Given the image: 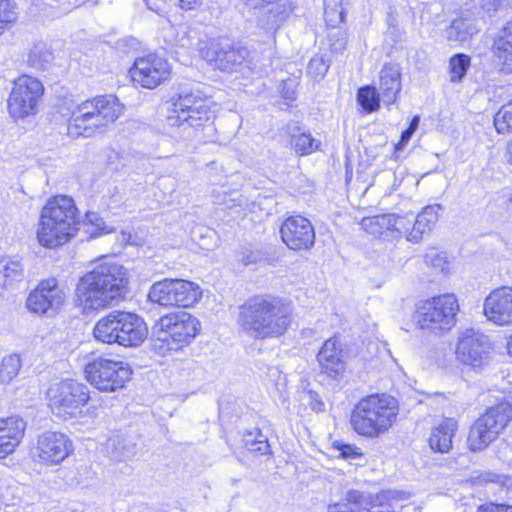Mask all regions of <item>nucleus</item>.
I'll return each mask as SVG.
<instances>
[{"mask_svg": "<svg viewBox=\"0 0 512 512\" xmlns=\"http://www.w3.org/2000/svg\"><path fill=\"white\" fill-rule=\"evenodd\" d=\"M478 33L473 18L469 16H460L454 19L445 29L444 34L448 41L464 43L473 35Z\"/></svg>", "mask_w": 512, "mask_h": 512, "instance_id": "c85d7f7f", "label": "nucleus"}, {"mask_svg": "<svg viewBox=\"0 0 512 512\" xmlns=\"http://www.w3.org/2000/svg\"><path fill=\"white\" fill-rule=\"evenodd\" d=\"M17 19V12L11 0H0V34Z\"/></svg>", "mask_w": 512, "mask_h": 512, "instance_id": "49530a36", "label": "nucleus"}, {"mask_svg": "<svg viewBox=\"0 0 512 512\" xmlns=\"http://www.w3.org/2000/svg\"><path fill=\"white\" fill-rule=\"evenodd\" d=\"M322 372L331 378H337L345 371L342 345L337 337L326 340L317 354Z\"/></svg>", "mask_w": 512, "mask_h": 512, "instance_id": "5701e85b", "label": "nucleus"}, {"mask_svg": "<svg viewBox=\"0 0 512 512\" xmlns=\"http://www.w3.org/2000/svg\"><path fill=\"white\" fill-rule=\"evenodd\" d=\"M203 59L221 71H237L247 60V48L232 44L228 39H212L207 45L200 48Z\"/></svg>", "mask_w": 512, "mask_h": 512, "instance_id": "dca6fc26", "label": "nucleus"}, {"mask_svg": "<svg viewBox=\"0 0 512 512\" xmlns=\"http://www.w3.org/2000/svg\"><path fill=\"white\" fill-rule=\"evenodd\" d=\"M390 214V232H388V240L399 239L405 236L408 240V234L412 232L413 213L406 215Z\"/></svg>", "mask_w": 512, "mask_h": 512, "instance_id": "e433bc0d", "label": "nucleus"}, {"mask_svg": "<svg viewBox=\"0 0 512 512\" xmlns=\"http://www.w3.org/2000/svg\"><path fill=\"white\" fill-rule=\"evenodd\" d=\"M108 454L115 461L131 459L136 454V444L122 435H115L108 440Z\"/></svg>", "mask_w": 512, "mask_h": 512, "instance_id": "473e14b6", "label": "nucleus"}, {"mask_svg": "<svg viewBox=\"0 0 512 512\" xmlns=\"http://www.w3.org/2000/svg\"><path fill=\"white\" fill-rule=\"evenodd\" d=\"M484 312L490 321L498 325L512 323V287L493 290L485 300Z\"/></svg>", "mask_w": 512, "mask_h": 512, "instance_id": "4be33fe9", "label": "nucleus"}, {"mask_svg": "<svg viewBox=\"0 0 512 512\" xmlns=\"http://www.w3.org/2000/svg\"><path fill=\"white\" fill-rule=\"evenodd\" d=\"M23 277V267L18 261L10 258L0 260V283L4 286L12 285Z\"/></svg>", "mask_w": 512, "mask_h": 512, "instance_id": "58836bf2", "label": "nucleus"}, {"mask_svg": "<svg viewBox=\"0 0 512 512\" xmlns=\"http://www.w3.org/2000/svg\"><path fill=\"white\" fill-rule=\"evenodd\" d=\"M512 419V405L501 402L492 406L471 426L467 443L472 451H481L495 440Z\"/></svg>", "mask_w": 512, "mask_h": 512, "instance_id": "9b49d317", "label": "nucleus"}, {"mask_svg": "<svg viewBox=\"0 0 512 512\" xmlns=\"http://www.w3.org/2000/svg\"><path fill=\"white\" fill-rule=\"evenodd\" d=\"M244 6L257 18L260 27L277 30L293 7L290 0H241Z\"/></svg>", "mask_w": 512, "mask_h": 512, "instance_id": "a211bd4d", "label": "nucleus"}, {"mask_svg": "<svg viewBox=\"0 0 512 512\" xmlns=\"http://www.w3.org/2000/svg\"><path fill=\"white\" fill-rule=\"evenodd\" d=\"M25 428V422L19 417L0 419V458L14 452L24 435Z\"/></svg>", "mask_w": 512, "mask_h": 512, "instance_id": "b1692460", "label": "nucleus"}, {"mask_svg": "<svg viewBox=\"0 0 512 512\" xmlns=\"http://www.w3.org/2000/svg\"><path fill=\"white\" fill-rule=\"evenodd\" d=\"M478 512H512V506L487 504L481 506Z\"/></svg>", "mask_w": 512, "mask_h": 512, "instance_id": "3c124183", "label": "nucleus"}, {"mask_svg": "<svg viewBox=\"0 0 512 512\" xmlns=\"http://www.w3.org/2000/svg\"><path fill=\"white\" fill-rule=\"evenodd\" d=\"M474 7H479L484 12L492 13L495 12L500 5L499 0H472Z\"/></svg>", "mask_w": 512, "mask_h": 512, "instance_id": "8fccbe9b", "label": "nucleus"}, {"mask_svg": "<svg viewBox=\"0 0 512 512\" xmlns=\"http://www.w3.org/2000/svg\"><path fill=\"white\" fill-rule=\"evenodd\" d=\"M86 379L103 392H114L124 387L131 377L129 365L108 355L93 357L85 366Z\"/></svg>", "mask_w": 512, "mask_h": 512, "instance_id": "9d476101", "label": "nucleus"}, {"mask_svg": "<svg viewBox=\"0 0 512 512\" xmlns=\"http://www.w3.org/2000/svg\"><path fill=\"white\" fill-rule=\"evenodd\" d=\"M330 60L323 55H316L308 63L307 73L315 80H321L330 67Z\"/></svg>", "mask_w": 512, "mask_h": 512, "instance_id": "a18cd8bd", "label": "nucleus"}, {"mask_svg": "<svg viewBox=\"0 0 512 512\" xmlns=\"http://www.w3.org/2000/svg\"><path fill=\"white\" fill-rule=\"evenodd\" d=\"M414 133L408 129L404 130L401 134L400 141L396 145V149H403L406 144L410 141Z\"/></svg>", "mask_w": 512, "mask_h": 512, "instance_id": "864d4df0", "label": "nucleus"}, {"mask_svg": "<svg viewBox=\"0 0 512 512\" xmlns=\"http://www.w3.org/2000/svg\"><path fill=\"white\" fill-rule=\"evenodd\" d=\"M381 100V94L374 86H364L358 90L357 101L367 113L377 111Z\"/></svg>", "mask_w": 512, "mask_h": 512, "instance_id": "ea45409f", "label": "nucleus"}, {"mask_svg": "<svg viewBox=\"0 0 512 512\" xmlns=\"http://www.w3.org/2000/svg\"><path fill=\"white\" fill-rule=\"evenodd\" d=\"M291 315V307L283 299L269 294L257 295L239 307L238 325L251 339H273L287 332Z\"/></svg>", "mask_w": 512, "mask_h": 512, "instance_id": "f257e3e1", "label": "nucleus"}, {"mask_svg": "<svg viewBox=\"0 0 512 512\" xmlns=\"http://www.w3.org/2000/svg\"><path fill=\"white\" fill-rule=\"evenodd\" d=\"M242 441L244 447L250 452L258 453L260 455L270 453L268 439L258 428L245 432L243 434Z\"/></svg>", "mask_w": 512, "mask_h": 512, "instance_id": "4c0bfd02", "label": "nucleus"}, {"mask_svg": "<svg viewBox=\"0 0 512 512\" xmlns=\"http://www.w3.org/2000/svg\"><path fill=\"white\" fill-rule=\"evenodd\" d=\"M471 58L463 53L452 56L449 60V78L452 83H460L470 67Z\"/></svg>", "mask_w": 512, "mask_h": 512, "instance_id": "a19ab883", "label": "nucleus"}, {"mask_svg": "<svg viewBox=\"0 0 512 512\" xmlns=\"http://www.w3.org/2000/svg\"><path fill=\"white\" fill-rule=\"evenodd\" d=\"M440 210L441 205L434 204L424 207L417 216L413 214L414 226H412V232L408 234V241L419 243L423 234L431 231L433 225L437 222Z\"/></svg>", "mask_w": 512, "mask_h": 512, "instance_id": "cd10ccee", "label": "nucleus"}, {"mask_svg": "<svg viewBox=\"0 0 512 512\" xmlns=\"http://www.w3.org/2000/svg\"><path fill=\"white\" fill-rule=\"evenodd\" d=\"M79 225V214L74 200L68 196H54L41 211L38 241L47 248L62 246L75 236Z\"/></svg>", "mask_w": 512, "mask_h": 512, "instance_id": "7ed1b4c3", "label": "nucleus"}, {"mask_svg": "<svg viewBox=\"0 0 512 512\" xmlns=\"http://www.w3.org/2000/svg\"><path fill=\"white\" fill-rule=\"evenodd\" d=\"M133 81L144 88L154 89L170 75V65L155 53L139 57L130 69Z\"/></svg>", "mask_w": 512, "mask_h": 512, "instance_id": "f3484780", "label": "nucleus"}, {"mask_svg": "<svg viewBox=\"0 0 512 512\" xmlns=\"http://www.w3.org/2000/svg\"><path fill=\"white\" fill-rule=\"evenodd\" d=\"M288 133L291 136L290 144L299 155H308L318 150L320 141L315 139L310 133L302 131L296 124L288 125Z\"/></svg>", "mask_w": 512, "mask_h": 512, "instance_id": "c756f323", "label": "nucleus"}, {"mask_svg": "<svg viewBox=\"0 0 512 512\" xmlns=\"http://www.w3.org/2000/svg\"><path fill=\"white\" fill-rule=\"evenodd\" d=\"M492 51L503 70L512 72V19L507 21L494 38Z\"/></svg>", "mask_w": 512, "mask_h": 512, "instance_id": "a878e982", "label": "nucleus"}, {"mask_svg": "<svg viewBox=\"0 0 512 512\" xmlns=\"http://www.w3.org/2000/svg\"><path fill=\"white\" fill-rule=\"evenodd\" d=\"M21 368V359L17 354H9L0 364V383H8L16 377Z\"/></svg>", "mask_w": 512, "mask_h": 512, "instance_id": "79ce46f5", "label": "nucleus"}, {"mask_svg": "<svg viewBox=\"0 0 512 512\" xmlns=\"http://www.w3.org/2000/svg\"><path fill=\"white\" fill-rule=\"evenodd\" d=\"M279 231L283 243L291 250H310L314 246V227L310 220L301 215L287 217Z\"/></svg>", "mask_w": 512, "mask_h": 512, "instance_id": "aec40b11", "label": "nucleus"}, {"mask_svg": "<svg viewBox=\"0 0 512 512\" xmlns=\"http://www.w3.org/2000/svg\"><path fill=\"white\" fill-rule=\"evenodd\" d=\"M458 429L454 418H445L431 430L429 446L434 452L448 453L452 448V440Z\"/></svg>", "mask_w": 512, "mask_h": 512, "instance_id": "bb28decb", "label": "nucleus"}, {"mask_svg": "<svg viewBox=\"0 0 512 512\" xmlns=\"http://www.w3.org/2000/svg\"><path fill=\"white\" fill-rule=\"evenodd\" d=\"M507 161L512 165V139L507 144Z\"/></svg>", "mask_w": 512, "mask_h": 512, "instance_id": "4d7b16f0", "label": "nucleus"}, {"mask_svg": "<svg viewBox=\"0 0 512 512\" xmlns=\"http://www.w3.org/2000/svg\"><path fill=\"white\" fill-rule=\"evenodd\" d=\"M419 121H420V117L418 115L414 116L407 129L414 133L419 126Z\"/></svg>", "mask_w": 512, "mask_h": 512, "instance_id": "6e6d98bb", "label": "nucleus"}, {"mask_svg": "<svg viewBox=\"0 0 512 512\" xmlns=\"http://www.w3.org/2000/svg\"><path fill=\"white\" fill-rule=\"evenodd\" d=\"M44 92L43 84L36 78L22 75L14 83L8 98L9 113L13 118H25L36 113V107Z\"/></svg>", "mask_w": 512, "mask_h": 512, "instance_id": "4468645a", "label": "nucleus"}, {"mask_svg": "<svg viewBox=\"0 0 512 512\" xmlns=\"http://www.w3.org/2000/svg\"><path fill=\"white\" fill-rule=\"evenodd\" d=\"M397 400L387 394L362 398L353 408L350 425L354 432L367 439H376L393 426L398 415Z\"/></svg>", "mask_w": 512, "mask_h": 512, "instance_id": "20e7f679", "label": "nucleus"}, {"mask_svg": "<svg viewBox=\"0 0 512 512\" xmlns=\"http://www.w3.org/2000/svg\"><path fill=\"white\" fill-rule=\"evenodd\" d=\"M509 202H510V204L512 205V194H511V196H510V198H509Z\"/></svg>", "mask_w": 512, "mask_h": 512, "instance_id": "e2e57ef3", "label": "nucleus"}, {"mask_svg": "<svg viewBox=\"0 0 512 512\" xmlns=\"http://www.w3.org/2000/svg\"><path fill=\"white\" fill-rule=\"evenodd\" d=\"M146 3H147V6L150 10H154L156 12H159V7L158 6H154L150 0H146Z\"/></svg>", "mask_w": 512, "mask_h": 512, "instance_id": "13d9d810", "label": "nucleus"}, {"mask_svg": "<svg viewBox=\"0 0 512 512\" xmlns=\"http://www.w3.org/2000/svg\"><path fill=\"white\" fill-rule=\"evenodd\" d=\"M200 295L199 286L193 282L164 279L151 286L148 298L163 307H190L198 301Z\"/></svg>", "mask_w": 512, "mask_h": 512, "instance_id": "f8f14e48", "label": "nucleus"}, {"mask_svg": "<svg viewBox=\"0 0 512 512\" xmlns=\"http://www.w3.org/2000/svg\"><path fill=\"white\" fill-rule=\"evenodd\" d=\"M490 350V341L486 335L467 329L459 334L455 354L464 366L480 370L490 363Z\"/></svg>", "mask_w": 512, "mask_h": 512, "instance_id": "2eb2a0df", "label": "nucleus"}, {"mask_svg": "<svg viewBox=\"0 0 512 512\" xmlns=\"http://www.w3.org/2000/svg\"><path fill=\"white\" fill-rule=\"evenodd\" d=\"M335 447L339 450L341 457L344 459H357L362 456L360 448L355 445L338 443Z\"/></svg>", "mask_w": 512, "mask_h": 512, "instance_id": "de8ad7c7", "label": "nucleus"}, {"mask_svg": "<svg viewBox=\"0 0 512 512\" xmlns=\"http://www.w3.org/2000/svg\"><path fill=\"white\" fill-rule=\"evenodd\" d=\"M173 110L166 117L165 127L176 139H193L200 129L213 124L214 115L199 93L181 91L172 98Z\"/></svg>", "mask_w": 512, "mask_h": 512, "instance_id": "39448f33", "label": "nucleus"}, {"mask_svg": "<svg viewBox=\"0 0 512 512\" xmlns=\"http://www.w3.org/2000/svg\"><path fill=\"white\" fill-rule=\"evenodd\" d=\"M327 39L332 53H342L347 45V31L345 28L328 29Z\"/></svg>", "mask_w": 512, "mask_h": 512, "instance_id": "c03bdc74", "label": "nucleus"}, {"mask_svg": "<svg viewBox=\"0 0 512 512\" xmlns=\"http://www.w3.org/2000/svg\"><path fill=\"white\" fill-rule=\"evenodd\" d=\"M401 71L398 64L388 63L380 71L377 90L381 94L385 105H392L396 102L401 91Z\"/></svg>", "mask_w": 512, "mask_h": 512, "instance_id": "393cba45", "label": "nucleus"}, {"mask_svg": "<svg viewBox=\"0 0 512 512\" xmlns=\"http://www.w3.org/2000/svg\"><path fill=\"white\" fill-rule=\"evenodd\" d=\"M226 196H227V195L224 193V194H223V199H221V200H219V201L217 200L216 202H217V203H219V204H221V203L226 204V201H225Z\"/></svg>", "mask_w": 512, "mask_h": 512, "instance_id": "680f3d73", "label": "nucleus"}, {"mask_svg": "<svg viewBox=\"0 0 512 512\" xmlns=\"http://www.w3.org/2000/svg\"><path fill=\"white\" fill-rule=\"evenodd\" d=\"M459 305L452 294L441 295L419 303L414 313L418 328L433 333L447 332L456 322Z\"/></svg>", "mask_w": 512, "mask_h": 512, "instance_id": "1a4fd4ad", "label": "nucleus"}, {"mask_svg": "<svg viewBox=\"0 0 512 512\" xmlns=\"http://www.w3.org/2000/svg\"><path fill=\"white\" fill-rule=\"evenodd\" d=\"M200 322L191 314L180 311L161 316L151 329V349L159 356L178 352L196 337Z\"/></svg>", "mask_w": 512, "mask_h": 512, "instance_id": "423d86ee", "label": "nucleus"}, {"mask_svg": "<svg viewBox=\"0 0 512 512\" xmlns=\"http://www.w3.org/2000/svg\"><path fill=\"white\" fill-rule=\"evenodd\" d=\"M366 493L350 489L344 498L327 506V512H365Z\"/></svg>", "mask_w": 512, "mask_h": 512, "instance_id": "2f4dec72", "label": "nucleus"}, {"mask_svg": "<svg viewBox=\"0 0 512 512\" xmlns=\"http://www.w3.org/2000/svg\"><path fill=\"white\" fill-rule=\"evenodd\" d=\"M494 126L499 134L512 132V99L498 110L494 116Z\"/></svg>", "mask_w": 512, "mask_h": 512, "instance_id": "37998d69", "label": "nucleus"}, {"mask_svg": "<svg viewBox=\"0 0 512 512\" xmlns=\"http://www.w3.org/2000/svg\"><path fill=\"white\" fill-rule=\"evenodd\" d=\"M126 270L114 262H101L84 274L76 287V301L84 310H99L123 298Z\"/></svg>", "mask_w": 512, "mask_h": 512, "instance_id": "f03ea898", "label": "nucleus"}, {"mask_svg": "<svg viewBox=\"0 0 512 512\" xmlns=\"http://www.w3.org/2000/svg\"><path fill=\"white\" fill-rule=\"evenodd\" d=\"M308 396H309V399H310V405H311L313 410H315V411H322V410H324V403L319 399L317 393H315L313 391H309L308 392Z\"/></svg>", "mask_w": 512, "mask_h": 512, "instance_id": "603ef678", "label": "nucleus"}, {"mask_svg": "<svg viewBox=\"0 0 512 512\" xmlns=\"http://www.w3.org/2000/svg\"><path fill=\"white\" fill-rule=\"evenodd\" d=\"M346 9L344 8V0H324V18L328 29L344 28Z\"/></svg>", "mask_w": 512, "mask_h": 512, "instance_id": "f704fd0d", "label": "nucleus"}, {"mask_svg": "<svg viewBox=\"0 0 512 512\" xmlns=\"http://www.w3.org/2000/svg\"><path fill=\"white\" fill-rule=\"evenodd\" d=\"M149 331L143 317L126 311H112L94 325L93 337L105 344L138 347L148 337Z\"/></svg>", "mask_w": 512, "mask_h": 512, "instance_id": "6e6552de", "label": "nucleus"}, {"mask_svg": "<svg viewBox=\"0 0 512 512\" xmlns=\"http://www.w3.org/2000/svg\"><path fill=\"white\" fill-rule=\"evenodd\" d=\"M86 217L90 223L95 225L99 235L108 234V233L112 232V228L108 229L105 226L104 221L98 216L97 213L89 212V213H87Z\"/></svg>", "mask_w": 512, "mask_h": 512, "instance_id": "09e8293b", "label": "nucleus"}, {"mask_svg": "<svg viewBox=\"0 0 512 512\" xmlns=\"http://www.w3.org/2000/svg\"><path fill=\"white\" fill-rule=\"evenodd\" d=\"M283 96L286 99L292 100L294 98V91H286V92H284Z\"/></svg>", "mask_w": 512, "mask_h": 512, "instance_id": "bf43d9fd", "label": "nucleus"}, {"mask_svg": "<svg viewBox=\"0 0 512 512\" xmlns=\"http://www.w3.org/2000/svg\"><path fill=\"white\" fill-rule=\"evenodd\" d=\"M66 294L64 288L59 285L55 278L41 281L38 286L30 292L26 306L29 311L35 314H45L48 311H57L64 304Z\"/></svg>", "mask_w": 512, "mask_h": 512, "instance_id": "6ab92c4d", "label": "nucleus"}, {"mask_svg": "<svg viewBox=\"0 0 512 512\" xmlns=\"http://www.w3.org/2000/svg\"><path fill=\"white\" fill-rule=\"evenodd\" d=\"M47 394L52 411L61 416H76L90 399L89 388L74 380L53 384Z\"/></svg>", "mask_w": 512, "mask_h": 512, "instance_id": "ddd939ff", "label": "nucleus"}, {"mask_svg": "<svg viewBox=\"0 0 512 512\" xmlns=\"http://www.w3.org/2000/svg\"><path fill=\"white\" fill-rule=\"evenodd\" d=\"M52 49L43 42L35 43L28 54L27 63L36 70H44L53 61Z\"/></svg>", "mask_w": 512, "mask_h": 512, "instance_id": "72a5a7b5", "label": "nucleus"}, {"mask_svg": "<svg viewBox=\"0 0 512 512\" xmlns=\"http://www.w3.org/2000/svg\"><path fill=\"white\" fill-rule=\"evenodd\" d=\"M73 451L70 438L57 431H45L38 436L35 456L46 464H59Z\"/></svg>", "mask_w": 512, "mask_h": 512, "instance_id": "412c9836", "label": "nucleus"}, {"mask_svg": "<svg viewBox=\"0 0 512 512\" xmlns=\"http://www.w3.org/2000/svg\"><path fill=\"white\" fill-rule=\"evenodd\" d=\"M390 214H380L364 217L361 221V227L373 236H382L388 240L390 232Z\"/></svg>", "mask_w": 512, "mask_h": 512, "instance_id": "c9c22d12", "label": "nucleus"}, {"mask_svg": "<svg viewBox=\"0 0 512 512\" xmlns=\"http://www.w3.org/2000/svg\"><path fill=\"white\" fill-rule=\"evenodd\" d=\"M401 508L392 491L366 494L365 512H399Z\"/></svg>", "mask_w": 512, "mask_h": 512, "instance_id": "7c9ffc66", "label": "nucleus"}, {"mask_svg": "<svg viewBox=\"0 0 512 512\" xmlns=\"http://www.w3.org/2000/svg\"><path fill=\"white\" fill-rule=\"evenodd\" d=\"M507 350H508V353L510 355H512V337L510 338V340L508 341V344H507Z\"/></svg>", "mask_w": 512, "mask_h": 512, "instance_id": "052dcab7", "label": "nucleus"}, {"mask_svg": "<svg viewBox=\"0 0 512 512\" xmlns=\"http://www.w3.org/2000/svg\"><path fill=\"white\" fill-rule=\"evenodd\" d=\"M122 112L123 105L112 94L83 101L71 114L68 134L72 137H91L117 120Z\"/></svg>", "mask_w": 512, "mask_h": 512, "instance_id": "0eeeda50", "label": "nucleus"}, {"mask_svg": "<svg viewBox=\"0 0 512 512\" xmlns=\"http://www.w3.org/2000/svg\"><path fill=\"white\" fill-rule=\"evenodd\" d=\"M182 9L192 10L199 4V0H178Z\"/></svg>", "mask_w": 512, "mask_h": 512, "instance_id": "5fc2aeb1", "label": "nucleus"}]
</instances>
